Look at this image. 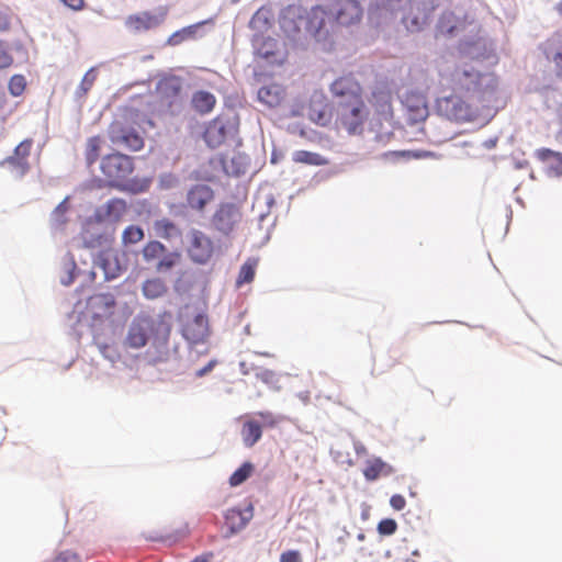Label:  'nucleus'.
Segmentation results:
<instances>
[{"label": "nucleus", "mask_w": 562, "mask_h": 562, "mask_svg": "<svg viewBox=\"0 0 562 562\" xmlns=\"http://www.w3.org/2000/svg\"><path fill=\"white\" fill-rule=\"evenodd\" d=\"M368 101L383 120L391 121L393 119L392 93L386 87H375Z\"/></svg>", "instance_id": "20"}, {"label": "nucleus", "mask_w": 562, "mask_h": 562, "mask_svg": "<svg viewBox=\"0 0 562 562\" xmlns=\"http://www.w3.org/2000/svg\"><path fill=\"white\" fill-rule=\"evenodd\" d=\"M61 207H63V203H61V204H59V205L56 207V211H59Z\"/></svg>", "instance_id": "57"}, {"label": "nucleus", "mask_w": 562, "mask_h": 562, "mask_svg": "<svg viewBox=\"0 0 562 562\" xmlns=\"http://www.w3.org/2000/svg\"><path fill=\"white\" fill-rule=\"evenodd\" d=\"M558 11L562 13V1L558 4Z\"/></svg>", "instance_id": "56"}, {"label": "nucleus", "mask_w": 562, "mask_h": 562, "mask_svg": "<svg viewBox=\"0 0 562 562\" xmlns=\"http://www.w3.org/2000/svg\"><path fill=\"white\" fill-rule=\"evenodd\" d=\"M449 86L453 93L491 105L496 99L497 80L493 75L482 74L473 67H459L450 75Z\"/></svg>", "instance_id": "3"}, {"label": "nucleus", "mask_w": 562, "mask_h": 562, "mask_svg": "<svg viewBox=\"0 0 562 562\" xmlns=\"http://www.w3.org/2000/svg\"><path fill=\"white\" fill-rule=\"evenodd\" d=\"M490 108L491 105H483L453 92L436 101L438 114L454 122H474L482 116L484 110Z\"/></svg>", "instance_id": "4"}, {"label": "nucleus", "mask_w": 562, "mask_h": 562, "mask_svg": "<svg viewBox=\"0 0 562 562\" xmlns=\"http://www.w3.org/2000/svg\"><path fill=\"white\" fill-rule=\"evenodd\" d=\"M127 210L126 202L122 199H112L104 206L103 222L117 223Z\"/></svg>", "instance_id": "29"}, {"label": "nucleus", "mask_w": 562, "mask_h": 562, "mask_svg": "<svg viewBox=\"0 0 562 562\" xmlns=\"http://www.w3.org/2000/svg\"><path fill=\"white\" fill-rule=\"evenodd\" d=\"M258 98L269 106H274L280 103L282 91L278 86L262 87L258 91Z\"/></svg>", "instance_id": "33"}, {"label": "nucleus", "mask_w": 562, "mask_h": 562, "mask_svg": "<svg viewBox=\"0 0 562 562\" xmlns=\"http://www.w3.org/2000/svg\"><path fill=\"white\" fill-rule=\"evenodd\" d=\"M214 200L213 189L204 183L192 186L187 193V207L196 212H203L209 203Z\"/></svg>", "instance_id": "21"}, {"label": "nucleus", "mask_w": 562, "mask_h": 562, "mask_svg": "<svg viewBox=\"0 0 562 562\" xmlns=\"http://www.w3.org/2000/svg\"><path fill=\"white\" fill-rule=\"evenodd\" d=\"M195 26H188L180 31L175 32L169 38L168 44L171 46H177L181 44L184 40L194 36Z\"/></svg>", "instance_id": "41"}, {"label": "nucleus", "mask_w": 562, "mask_h": 562, "mask_svg": "<svg viewBox=\"0 0 562 562\" xmlns=\"http://www.w3.org/2000/svg\"><path fill=\"white\" fill-rule=\"evenodd\" d=\"M393 473L394 468L378 457L368 459L362 470V474L367 481H375L379 477L389 476Z\"/></svg>", "instance_id": "23"}, {"label": "nucleus", "mask_w": 562, "mask_h": 562, "mask_svg": "<svg viewBox=\"0 0 562 562\" xmlns=\"http://www.w3.org/2000/svg\"><path fill=\"white\" fill-rule=\"evenodd\" d=\"M82 239L90 248L108 246L114 240V228L105 227L101 211H97L94 216L85 222Z\"/></svg>", "instance_id": "10"}, {"label": "nucleus", "mask_w": 562, "mask_h": 562, "mask_svg": "<svg viewBox=\"0 0 562 562\" xmlns=\"http://www.w3.org/2000/svg\"><path fill=\"white\" fill-rule=\"evenodd\" d=\"M397 530V522L392 518L382 519L378 524V532L382 536L394 535Z\"/></svg>", "instance_id": "42"}, {"label": "nucleus", "mask_w": 562, "mask_h": 562, "mask_svg": "<svg viewBox=\"0 0 562 562\" xmlns=\"http://www.w3.org/2000/svg\"><path fill=\"white\" fill-rule=\"evenodd\" d=\"M437 7V0H408L401 7L402 22L408 31L418 32L429 22Z\"/></svg>", "instance_id": "8"}, {"label": "nucleus", "mask_w": 562, "mask_h": 562, "mask_svg": "<svg viewBox=\"0 0 562 562\" xmlns=\"http://www.w3.org/2000/svg\"><path fill=\"white\" fill-rule=\"evenodd\" d=\"M226 134V125L223 120L216 117L207 124L204 131V140L209 147L216 148L225 142Z\"/></svg>", "instance_id": "24"}, {"label": "nucleus", "mask_w": 562, "mask_h": 562, "mask_svg": "<svg viewBox=\"0 0 562 562\" xmlns=\"http://www.w3.org/2000/svg\"><path fill=\"white\" fill-rule=\"evenodd\" d=\"M255 48L257 55L267 60L270 64L277 61V53H278V43L274 38L271 37H257L255 41Z\"/></svg>", "instance_id": "26"}, {"label": "nucleus", "mask_w": 562, "mask_h": 562, "mask_svg": "<svg viewBox=\"0 0 562 562\" xmlns=\"http://www.w3.org/2000/svg\"><path fill=\"white\" fill-rule=\"evenodd\" d=\"M214 558V553L212 551L203 552L200 555H196L192 561L190 562H211Z\"/></svg>", "instance_id": "51"}, {"label": "nucleus", "mask_w": 562, "mask_h": 562, "mask_svg": "<svg viewBox=\"0 0 562 562\" xmlns=\"http://www.w3.org/2000/svg\"><path fill=\"white\" fill-rule=\"evenodd\" d=\"M406 120L411 124L424 122L429 115L427 98L417 90H408L402 95Z\"/></svg>", "instance_id": "15"}, {"label": "nucleus", "mask_w": 562, "mask_h": 562, "mask_svg": "<svg viewBox=\"0 0 562 562\" xmlns=\"http://www.w3.org/2000/svg\"><path fill=\"white\" fill-rule=\"evenodd\" d=\"M390 505L395 510H402L406 505V501H405L404 496H402L400 494H395L391 497Z\"/></svg>", "instance_id": "48"}, {"label": "nucleus", "mask_w": 562, "mask_h": 562, "mask_svg": "<svg viewBox=\"0 0 562 562\" xmlns=\"http://www.w3.org/2000/svg\"><path fill=\"white\" fill-rule=\"evenodd\" d=\"M537 157L557 176L562 175V153H557L549 148H541L537 150Z\"/></svg>", "instance_id": "30"}, {"label": "nucleus", "mask_w": 562, "mask_h": 562, "mask_svg": "<svg viewBox=\"0 0 562 562\" xmlns=\"http://www.w3.org/2000/svg\"><path fill=\"white\" fill-rule=\"evenodd\" d=\"M256 376L267 384H272V383L277 382L276 373L268 369L257 370Z\"/></svg>", "instance_id": "45"}, {"label": "nucleus", "mask_w": 562, "mask_h": 562, "mask_svg": "<svg viewBox=\"0 0 562 562\" xmlns=\"http://www.w3.org/2000/svg\"><path fill=\"white\" fill-rule=\"evenodd\" d=\"M102 144L103 140L100 136H92L87 139L85 158L89 167L98 160L102 149Z\"/></svg>", "instance_id": "32"}, {"label": "nucleus", "mask_w": 562, "mask_h": 562, "mask_svg": "<svg viewBox=\"0 0 562 562\" xmlns=\"http://www.w3.org/2000/svg\"><path fill=\"white\" fill-rule=\"evenodd\" d=\"M254 510L249 505L245 509L231 508L225 514V525L229 530V535H234L243 530L252 519Z\"/></svg>", "instance_id": "22"}, {"label": "nucleus", "mask_w": 562, "mask_h": 562, "mask_svg": "<svg viewBox=\"0 0 562 562\" xmlns=\"http://www.w3.org/2000/svg\"><path fill=\"white\" fill-rule=\"evenodd\" d=\"M33 147V139L25 138L19 143L13 149L12 155L4 158L0 166L7 167L9 171L16 178L24 177L31 169L29 161Z\"/></svg>", "instance_id": "13"}, {"label": "nucleus", "mask_w": 562, "mask_h": 562, "mask_svg": "<svg viewBox=\"0 0 562 562\" xmlns=\"http://www.w3.org/2000/svg\"><path fill=\"white\" fill-rule=\"evenodd\" d=\"M308 117L317 125L326 126L331 121V113L327 103L322 100L313 101L310 104Z\"/></svg>", "instance_id": "27"}, {"label": "nucleus", "mask_w": 562, "mask_h": 562, "mask_svg": "<svg viewBox=\"0 0 562 562\" xmlns=\"http://www.w3.org/2000/svg\"><path fill=\"white\" fill-rule=\"evenodd\" d=\"M102 181L113 188L124 189L134 171L133 158L119 151L110 153L100 160Z\"/></svg>", "instance_id": "6"}, {"label": "nucleus", "mask_w": 562, "mask_h": 562, "mask_svg": "<svg viewBox=\"0 0 562 562\" xmlns=\"http://www.w3.org/2000/svg\"><path fill=\"white\" fill-rule=\"evenodd\" d=\"M336 31L360 23L363 8L358 0H329L327 2Z\"/></svg>", "instance_id": "9"}, {"label": "nucleus", "mask_w": 562, "mask_h": 562, "mask_svg": "<svg viewBox=\"0 0 562 562\" xmlns=\"http://www.w3.org/2000/svg\"><path fill=\"white\" fill-rule=\"evenodd\" d=\"M187 250L189 257L196 263H206L214 255L212 238L199 229H192L187 235Z\"/></svg>", "instance_id": "12"}, {"label": "nucleus", "mask_w": 562, "mask_h": 562, "mask_svg": "<svg viewBox=\"0 0 562 562\" xmlns=\"http://www.w3.org/2000/svg\"><path fill=\"white\" fill-rule=\"evenodd\" d=\"M66 7L71 10L79 11L85 7L83 0H60Z\"/></svg>", "instance_id": "49"}, {"label": "nucleus", "mask_w": 562, "mask_h": 562, "mask_svg": "<svg viewBox=\"0 0 562 562\" xmlns=\"http://www.w3.org/2000/svg\"><path fill=\"white\" fill-rule=\"evenodd\" d=\"M95 79H97V72H95L94 68L89 69L85 74V76L80 82V89L85 93L88 92L91 89V87L93 86Z\"/></svg>", "instance_id": "43"}, {"label": "nucleus", "mask_w": 562, "mask_h": 562, "mask_svg": "<svg viewBox=\"0 0 562 562\" xmlns=\"http://www.w3.org/2000/svg\"><path fill=\"white\" fill-rule=\"evenodd\" d=\"M280 24L289 36L297 35L303 26L316 41H326L337 32L327 3L314 5L308 11L290 5L284 10Z\"/></svg>", "instance_id": "2"}, {"label": "nucleus", "mask_w": 562, "mask_h": 562, "mask_svg": "<svg viewBox=\"0 0 562 562\" xmlns=\"http://www.w3.org/2000/svg\"><path fill=\"white\" fill-rule=\"evenodd\" d=\"M254 472V465L250 462L243 463L231 476L229 485L235 487L243 484Z\"/></svg>", "instance_id": "36"}, {"label": "nucleus", "mask_w": 562, "mask_h": 562, "mask_svg": "<svg viewBox=\"0 0 562 562\" xmlns=\"http://www.w3.org/2000/svg\"><path fill=\"white\" fill-rule=\"evenodd\" d=\"M79 560H80L79 555L76 552L66 550V551L60 552L56 557L55 561L56 562H79Z\"/></svg>", "instance_id": "47"}, {"label": "nucleus", "mask_w": 562, "mask_h": 562, "mask_svg": "<svg viewBox=\"0 0 562 562\" xmlns=\"http://www.w3.org/2000/svg\"><path fill=\"white\" fill-rule=\"evenodd\" d=\"M14 63L10 46L5 41L0 40V70L10 68Z\"/></svg>", "instance_id": "40"}, {"label": "nucleus", "mask_w": 562, "mask_h": 562, "mask_svg": "<svg viewBox=\"0 0 562 562\" xmlns=\"http://www.w3.org/2000/svg\"><path fill=\"white\" fill-rule=\"evenodd\" d=\"M8 99L5 92L0 87V111L4 110Z\"/></svg>", "instance_id": "53"}, {"label": "nucleus", "mask_w": 562, "mask_h": 562, "mask_svg": "<svg viewBox=\"0 0 562 562\" xmlns=\"http://www.w3.org/2000/svg\"><path fill=\"white\" fill-rule=\"evenodd\" d=\"M183 104L182 80L177 76H165L156 86L154 106L161 114H177Z\"/></svg>", "instance_id": "5"}, {"label": "nucleus", "mask_w": 562, "mask_h": 562, "mask_svg": "<svg viewBox=\"0 0 562 562\" xmlns=\"http://www.w3.org/2000/svg\"><path fill=\"white\" fill-rule=\"evenodd\" d=\"M9 92L13 97H20L26 89V79L23 75H13L8 83Z\"/></svg>", "instance_id": "39"}, {"label": "nucleus", "mask_w": 562, "mask_h": 562, "mask_svg": "<svg viewBox=\"0 0 562 562\" xmlns=\"http://www.w3.org/2000/svg\"><path fill=\"white\" fill-rule=\"evenodd\" d=\"M11 22L9 15L0 10V32H5L10 29Z\"/></svg>", "instance_id": "50"}, {"label": "nucleus", "mask_w": 562, "mask_h": 562, "mask_svg": "<svg viewBox=\"0 0 562 562\" xmlns=\"http://www.w3.org/2000/svg\"><path fill=\"white\" fill-rule=\"evenodd\" d=\"M170 315L158 317L137 316L131 323L124 344L132 349H140L151 339L147 356L154 363L165 362L169 357V338L171 334Z\"/></svg>", "instance_id": "1"}, {"label": "nucleus", "mask_w": 562, "mask_h": 562, "mask_svg": "<svg viewBox=\"0 0 562 562\" xmlns=\"http://www.w3.org/2000/svg\"><path fill=\"white\" fill-rule=\"evenodd\" d=\"M240 436L246 447H254L262 436V426L254 418H247L241 426Z\"/></svg>", "instance_id": "25"}, {"label": "nucleus", "mask_w": 562, "mask_h": 562, "mask_svg": "<svg viewBox=\"0 0 562 562\" xmlns=\"http://www.w3.org/2000/svg\"><path fill=\"white\" fill-rule=\"evenodd\" d=\"M554 61L558 66L562 67V53H558L555 56H554Z\"/></svg>", "instance_id": "55"}, {"label": "nucleus", "mask_w": 562, "mask_h": 562, "mask_svg": "<svg viewBox=\"0 0 562 562\" xmlns=\"http://www.w3.org/2000/svg\"><path fill=\"white\" fill-rule=\"evenodd\" d=\"M293 161L311 166H323L327 164V160L323 156L307 150L295 151L293 154Z\"/></svg>", "instance_id": "35"}, {"label": "nucleus", "mask_w": 562, "mask_h": 562, "mask_svg": "<svg viewBox=\"0 0 562 562\" xmlns=\"http://www.w3.org/2000/svg\"><path fill=\"white\" fill-rule=\"evenodd\" d=\"M214 364H215L214 361H210L205 367L198 370L195 375L199 378L203 376L204 374L209 373L214 368Z\"/></svg>", "instance_id": "52"}, {"label": "nucleus", "mask_w": 562, "mask_h": 562, "mask_svg": "<svg viewBox=\"0 0 562 562\" xmlns=\"http://www.w3.org/2000/svg\"><path fill=\"white\" fill-rule=\"evenodd\" d=\"M256 415L261 418L262 423L260 425L262 427L272 428L278 424L277 418L270 412H259Z\"/></svg>", "instance_id": "46"}, {"label": "nucleus", "mask_w": 562, "mask_h": 562, "mask_svg": "<svg viewBox=\"0 0 562 562\" xmlns=\"http://www.w3.org/2000/svg\"><path fill=\"white\" fill-rule=\"evenodd\" d=\"M144 231L137 225L127 226L122 234V241L125 246L137 244L144 239Z\"/></svg>", "instance_id": "38"}, {"label": "nucleus", "mask_w": 562, "mask_h": 562, "mask_svg": "<svg viewBox=\"0 0 562 562\" xmlns=\"http://www.w3.org/2000/svg\"><path fill=\"white\" fill-rule=\"evenodd\" d=\"M191 104L198 113L207 114L214 109L216 98L209 91L200 90L193 93Z\"/></svg>", "instance_id": "28"}, {"label": "nucleus", "mask_w": 562, "mask_h": 562, "mask_svg": "<svg viewBox=\"0 0 562 562\" xmlns=\"http://www.w3.org/2000/svg\"><path fill=\"white\" fill-rule=\"evenodd\" d=\"M336 124L350 135L360 134L368 119L363 99L353 102H335Z\"/></svg>", "instance_id": "7"}, {"label": "nucleus", "mask_w": 562, "mask_h": 562, "mask_svg": "<svg viewBox=\"0 0 562 562\" xmlns=\"http://www.w3.org/2000/svg\"><path fill=\"white\" fill-rule=\"evenodd\" d=\"M154 229L157 236L166 239H170L180 234L177 225L168 218L156 221Z\"/></svg>", "instance_id": "34"}, {"label": "nucleus", "mask_w": 562, "mask_h": 562, "mask_svg": "<svg viewBox=\"0 0 562 562\" xmlns=\"http://www.w3.org/2000/svg\"><path fill=\"white\" fill-rule=\"evenodd\" d=\"M182 335L193 345L204 342L210 335L207 317L204 314L195 315L183 325Z\"/></svg>", "instance_id": "19"}, {"label": "nucleus", "mask_w": 562, "mask_h": 562, "mask_svg": "<svg viewBox=\"0 0 562 562\" xmlns=\"http://www.w3.org/2000/svg\"><path fill=\"white\" fill-rule=\"evenodd\" d=\"M330 92L336 102H353L362 100V87L360 82L351 75L337 78L330 85Z\"/></svg>", "instance_id": "17"}, {"label": "nucleus", "mask_w": 562, "mask_h": 562, "mask_svg": "<svg viewBox=\"0 0 562 562\" xmlns=\"http://www.w3.org/2000/svg\"><path fill=\"white\" fill-rule=\"evenodd\" d=\"M109 137L113 145L122 146L132 151H138L144 147L143 137L132 128L112 126Z\"/></svg>", "instance_id": "18"}, {"label": "nucleus", "mask_w": 562, "mask_h": 562, "mask_svg": "<svg viewBox=\"0 0 562 562\" xmlns=\"http://www.w3.org/2000/svg\"><path fill=\"white\" fill-rule=\"evenodd\" d=\"M168 9L160 7L156 11H140L125 19L126 29L134 34L145 33L159 27L166 20Z\"/></svg>", "instance_id": "11"}, {"label": "nucleus", "mask_w": 562, "mask_h": 562, "mask_svg": "<svg viewBox=\"0 0 562 562\" xmlns=\"http://www.w3.org/2000/svg\"><path fill=\"white\" fill-rule=\"evenodd\" d=\"M280 562H303V557L299 550H286L280 554Z\"/></svg>", "instance_id": "44"}, {"label": "nucleus", "mask_w": 562, "mask_h": 562, "mask_svg": "<svg viewBox=\"0 0 562 562\" xmlns=\"http://www.w3.org/2000/svg\"><path fill=\"white\" fill-rule=\"evenodd\" d=\"M142 255L146 262L157 261L156 269L159 272L170 270L180 259V255L178 252L167 251L165 245L158 240L148 241L144 246Z\"/></svg>", "instance_id": "14"}, {"label": "nucleus", "mask_w": 562, "mask_h": 562, "mask_svg": "<svg viewBox=\"0 0 562 562\" xmlns=\"http://www.w3.org/2000/svg\"><path fill=\"white\" fill-rule=\"evenodd\" d=\"M397 2H402L403 0H396Z\"/></svg>", "instance_id": "58"}, {"label": "nucleus", "mask_w": 562, "mask_h": 562, "mask_svg": "<svg viewBox=\"0 0 562 562\" xmlns=\"http://www.w3.org/2000/svg\"><path fill=\"white\" fill-rule=\"evenodd\" d=\"M241 221V212L233 203L221 204L212 216L213 227L221 234L228 236Z\"/></svg>", "instance_id": "16"}, {"label": "nucleus", "mask_w": 562, "mask_h": 562, "mask_svg": "<svg viewBox=\"0 0 562 562\" xmlns=\"http://www.w3.org/2000/svg\"><path fill=\"white\" fill-rule=\"evenodd\" d=\"M240 370L244 374H249L254 370L252 364L248 366L247 361L240 362Z\"/></svg>", "instance_id": "54"}, {"label": "nucleus", "mask_w": 562, "mask_h": 562, "mask_svg": "<svg viewBox=\"0 0 562 562\" xmlns=\"http://www.w3.org/2000/svg\"><path fill=\"white\" fill-rule=\"evenodd\" d=\"M167 292L165 282L159 278H151L143 283V294L149 299L155 300L162 296Z\"/></svg>", "instance_id": "31"}, {"label": "nucleus", "mask_w": 562, "mask_h": 562, "mask_svg": "<svg viewBox=\"0 0 562 562\" xmlns=\"http://www.w3.org/2000/svg\"><path fill=\"white\" fill-rule=\"evenodd\" d=\"M257 260L249 258L241 267L237 277V285L250 283L255 278Z\"/></svg>", "instance_id": "37"}]
</instances>
